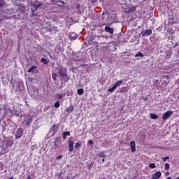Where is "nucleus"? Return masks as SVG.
I'll return each instance as SVG.
<instances>
[{
    "label": "nucleus",
    "mask_w": 179,
    "mask_h": 179,
    "mask_svg": "<svg viewBox=\"0 0 179 179\" xmlns=\"http://www.w3.org/2000/svg\"><path fill=\"white\" fill-rule=\"evenodd\" d=\"M121 85H122V80L117 81L113 86V87L108 89V92L110 93L114 92V90H115V89H117L119 86H121Z\"/></svg>",
    "instance_id": "f257e3e1"
},
{
    "label": "nucleus",
    "mask_w": 179,
    "mask_h": 179,
    "mask_svg": "<svg viewBox=\"0 0 179 179\" xmlns=\"http://www.w3.org/2000/svg\"><path fill=\"white\" fill-rule=\"evenodd\" d=\"M173 115V111L169 110L166 112L165 113H164L163 116H162V120H167L168 118H169V117H171Z\"/></svg>",
    "instance_id": "f03ea898"
},
{
    "label": "nucleus",
    "mask_w": 179,
    "mask_h": 179,
    "mask_svg": "<svg viewBox=\"0 0 179 179\" xmlns=\"http://www.w3.org/2000/svg\"><path fill=\"white\" fill-rule=\"evenodd\" d=\"M59 75H60V76H65L68 75V71H66V69H65V67H61L59 71Z\"/></svg>",
    "instance_id": "7ed1b4c3"
},
{
    "label": "nucleus",
    "mask_w": 179,
    "mask_h": 179,
    "mask_svg": "<svg viewBox=\"0 0 179 179\" xmlns=\"http://www.w3.org/2000/svg\"><path fill=\"white\" fill-rule=\"evenodd\" d=\"M152 29H148L144 30V31L141 33V34H142V36H143H143H150V34H152Z\"/></svg>",
    "instance_id": "20e7f679"
},
{
    "label": "nucleus",
    "mask_w": 179,
    "mask_h": 179,
    "mask_svg": "<svg viewBox=\"0 0 179 179\" xmlns=\"http://www.w3.org/2000/svg\"><path fill=\"white\" fill-rule=\"evenodd\" d=\"M22 135H23V130L19 128L15 133V137L17 138H22Z\"/></svg>",
    "instance_id": "39448f33"
},
{
    "label": "nucleus",
    "mask_w": 179,
    "mask_h": 179,
    "mask_svg": "<svg viewBox=\"0 0 179 179\" xmlns=\"http://www.w3.org/2000/svg\"><path fill=\"white\" fill-rule=\"evenodd\" d=\"M104 31L106 33H110V34H113L114 33V29L109 26H106Z\"/></svg>",
    "instance_id": "423d86ee"
},
{
    "label": "nucleus",
    "mask_w": 179,
    "mask_h": 179,
    "mask_svg": "<svg viewBox=\"0 0 179 179\" xmlns=\"http://www.w3.org/2000/svg\"><path fill=\"white\" fill-rule=\"evenodd\" d=\"M160 177H162V172L158 171L152 175V179H160Z\"/></svg>",
    "instance_id": "0eeeda50"
},
{
    "label": "nucleus",
    "mask_w": 179,
    "mask_h": 179,
    "mask_svg": "<svg viewBox=\"0 0 179 179\" xmlns=\"http://www.w3.org/2000/svg\"><path fill=\"white\" fill-rule=\"evenodd\" d=\"M131 145V152H136V147L135 144V141H133L130 143Z\"/></svg>",
    "instance_id": "6e6552de"
},
{
    "label": "nucleus",
    "mask_w": 179,
    "mask_h": 179,
    "mask_svg": "<svg viewBox=\"0 0 179 179\" xmlns=\"http://www.w3.org/2000/svg\"><path fill=\"white\" fill-rule=\"evenodd\" d=\"M73 141L70 140L69 141V152H73Z\"/></svg>",
    "instance_id": "1a4fd4ad"
},
{
    "label": "nucleus",
    "mask_w": 179,
    "mask_h": 179,
    "mask_svg": "<svg viewBox=\"0 0 179 179\" xmlns=\"http://www.w3.org/2000/svg\"><path fill=\"white\" fill-rule=\"evenodd\" d=\"M69 37L71 40H76L78 38V34L75 32H71L69 34Z\"/></svg>",
    "instance_id": "9d476101"
},
{
    "label": "nucleus",
    "mask_w": 179,
    "mask_h": 179,
    "mask_svg": "<svg viewBox=\"0 0 179 179\" xmlns=\"http://www.w3.org/2000/svg\"><path fill=\"white\" fill-rule=\"evenodd\" d=\"M60 80L61 82H64L66 83L68 82V75L66 76H60Z\"/></svg>",
    "instance_id": "9b49d317"
},
{
    "label": "nucleus",
    "mask_w": 179,
    "mask_h": 179,
    "mask_svg": "<svg viewBox=\"0 0 179 179\" xmlns=\"http://www.w3.org/2000/svg\"><path fill=\"white\" fill-rule=\"evenodd\" d=\"M57 129H58V124H54L50 129V132L55 134V132H57Z\"/></svg>",
    "instance_id": "f8f14e48"
},
{
    "label": "nucleus",
    "mask_w": 179,
    "mask_h": 179,
    "mask_svg": "<svg viewBox=\"0 0 179 179\" xmlns=\"http://www.w3.org/2000/svg\"><path fill=\"white\" fill-rule=\"evenodd\" d=\"M63 135V139L65 141L66 139V136H71V132L70 131H64L62 133Z\"/></svg>",
    "instance_id": "ddd939ff"
},
{
    "label": "nucleus",
    "mask_w": 179,
    "mask_h": 179,
    "mask_svg": "<svg viewBox=\"0 0 179 179\" xmlns=\"http://www.w3.org/2000/svg\"><path fill=\"white\" fill-rule=\"evenodd\" d=\"M59 143H61V138L59 137H57L55 141V146H56V148H58V145H59Z\"/></svg>",
    "instance_id": "4468645a"
},
{
    "label": "nucleus",
    "mask_w": 179,
    "mask_h": 179,
    "mask_svg": "<svg viewBox=\"0 0 179 179\" xmlns=\"http://www.w3.org/2000/svg\"><path fill=\"white\" fill-rule=\"evenodd\" d=\"M65 111L66 113H72L73 111V106L71 105L70 107L67 108Z\"/></svg>",
    "instance_id": "2eb2a0df"
},
{
    "label": "nucleus",
    "mask_w": 179,
    "mask_h": 179,
    "mask_svg": "<svg viewBox=\"0 0 179 179\" xmlns=\"http://www.w3.org/2000/svg\"><path fill=\"white\" fill-rule=\"evenodd\" d=\"M150 118H152V120H157V118H159V116H157V115L155 114V113H150Z\"/></svg>",
    "instance_id": "dca6fc26"
},
{
    "label": "nucleus",
    "mask_w": 179,
    "mask_h": 179,
    "mask_svg": "<svg viewBox=\"0 0 179 179\" xmlns=\"http://www.w3.org/2000/svg\"><path fill=\"white\" fill-rule=\"evenodd\" d=\"M36 69H37V66H33L32 67H31L29 70L28 72H34V71H36Z\"/></svg>",
    "instance_id": "f3484780"
},
{
    "label": "nucleus",
    "mask_w": 179,
    "mask_h": 179,
    "mask_svg": "<svg viewBox=\"0 0 179 179\" xmlns=\"http://www.w3.org/2000/svg\"><path fill=\"white\" fill-rule=\"evenodd\" d=\"M40 6H41V3L37 4V5H33L32 6V9H34L35 10H37V9H38V8H40Z\"/></svg>",
    "instance_id": "a211bd4d"
},
{
    "label": "nucleus",
    "mask_w": 179,
    "mask_h": 179,
    "mask_svg": "<svg viewBox=\"0 0 179 179\" xmlns=\"http://www.w3.org/2000/svg\"><path fill=\"white\" fill-rule=\"evenodd\" d=\"M41 61V62H43L44 64V65L48 64V60H47V59H45V58H42Z\"/></svg>",
    "instance_id": "6ab92c4d"
},
{
    "label": "nucleus",
    "mask_w": 179,
    "mask_h": 179,
    "mask_svg": "<svg viewBox=\"0 0 179 179\" xmlns=\"http://www.w3.org/2000/svg\"><path fill=\"white\" fill-rule=\"evenodd\" d=\"M83 89H78V94H79L80 96H82V94H83Z\"/></svg>",
    "instance_id": "aec40b11"
},
{
    "label": "nucleus",
    "mask_w": 179,
    "mask_h": 179,
    "mask_svg": "<svg viewBox=\"0 0 179 179\" xmlns=\"http://www.w3.org/2000/svg\"><path fill=\"white\" fill-rule=\"evenodd\" d=\"M135 57H143V54H142V52H138V53L135 55Z\"/></svg>",
    "instance_id": "412c9836"
},
{
    "label": "nucleus",
    "mask_w": 179,
    "mask_h": 179,
    "mask_svg": "<svg viewBox=\"0 0 179 179\" xmlns=\"http://www.w3.org/2000/svg\"><path fill=\"white\" fill-rule=\"evenodd\" d=\"M57 73H53L52 74V79H53V80H57Z\"/></svg>",
    "instance_id": "4be33fe9"
},
{
    "label": "nucleus",
    "mask_w": 179,
    "mask_h": 179,
    "mask_svg": "<svg viewBox=\"0 0 179 179\" xmlns=\"http://www.w3.org/2000/svg\"><path fill=\"white\" fill-rule=\"evenodd\" d=\"M59 106H60L59 101H57V102L55 103L54 107L55 108H59Z\"/></svg>",
    "instance_id": "5701e85b"
},
{
    "label": "nucleus",
    "mask_w": 179,
    "mask_h": 179,
    "mask_svg": "<svg viewBox=\"0 0 179 179\" xmlns=\"http://www.w3.org/2000/svg\"><path fill=\"white\" fill-rule=\"evenodd\" d=\"M164 170H170V164H165Z\"/></svg>",
    "instance_id": "b1692460"
},
{
    "label": "nucleus",
    "mask_w": 179,
    "mask_h": 179,
    "mask_svg": "<svg viewBox=\"0 0 179 179\" xmlns=\"http://www.w3.org/2000/svg\"><path fill=\"white\" fill-rule=\"evenodd\" d=\"M150 169H156V165L155 164H150L149 165Z\"/></svg>",
    "instance_id": "393cba45"
},
{
    "label": "nucleus",
    "mask_w": 179,
    "mask_h": 179,
    "mask_svg": "<svg viewBox=\"0 0 179 179\" xmlns=\"http://www.w3.org/2000/svg\"><path fill=\"white\" fill-rule=\"evenodd\" d=\"M76 149H78V148H80V143H76L75 144Z\"/></svg>",
    "instance_id": "a878e982"
},
{
    "label": "nucleus",
    "mask_w": 179,
    "mask_h": 179,
    "mask_svg": "<svg viewBox=\"0 0 179 179\" xmlns=\"http://www.w3.org/2000/svg\"><path fill=\"white\" fill-rule=\"evenodd\" d=\"M99 157H100V158H101V157H106V155H104V153L101 152V153L99 155Z\"/></svg>",
    "instance_id": "bb28decb"
},
{
    "label": "nucleus",
    "mask_w": 179,
    "mask_h": 179,
    "mask_svg": "<svg viewBox=\"0 0 179 179\" xmlns=\"http://www.w3.org/2000/svg\"><path fill=\"white\" fill-rule=\"evenodd\" d=\"M3 5H5V2H3V1H0V8H2Z\"/></svg>",
    "instance_id": "cd10ccee"
},
{
    "label": "nucleus",
    "mask_w": 179,
    "mask_h": 179,
    "mask_svg": "<svg viewBox=\"0 0 179 179\" xmlns=\"http://www.w3.org/2000/svg\"><path fill=\"white\" fill-rule=\"evenodd\" d=\"M170 159V157H165L163 158L164 162H166V160H169Z\"/></svg>",
    "instance_id": "c85d7f7f"
},
{
    "label": "nucleus",
    "mask_w": 179,
    "mask_h": 179,
    "mask_svg": "<svg viewBox=\"0 0 179 179\" xmlns=\"http://www.w3.org/2000/svg\"><path fill=\"white\" fill-rule=\"evenodd\" d=\"M62 157H63L62 155H59V156L57 157L56 159H57V160H59V159H62Z\"/></svg>",
    "instance_id": "c756f323"
},
{
    "label": "nucleus",
    "mask_w": 179,
    "mask_h": 179,
    "mask_svg": "<svg viewBox=\"0 0 179 179\" xmlns=\"http://www.w3.org/2000/svg\"><path fill=\"white\" fill-rule=\"evenodd\" d=\"M62 97H64V96L60 95V94H58V99H59V100H62Z\"/></svg>",
    "instance_id": "7c9ffc66"
},
{
    "label": "nucleus",
    "mask_w": 179,
    "mask_h": 179,
    "mask_svg": "<svg viewBox=\"0 0 179 179\" xmlns=\"http://www.w3.org/2000/svg\"><path fill=\"white\" fill-rule=\"evenodd\" d=\"M88 143H89L90 145H93V140H90V141H88Z\"/></svg>",
    "instance_id": "2f4dec72"
},
{
    "label": "nucleus",
    "mask_w": 179,
    "mask_h": 179,
    "mask_svg": "<svg viewBox=\"0 0 179 179\" xmlns=\"http://www.w3.org/2000/svg\"><path fill=\"white\" fill-rule=\"evenodd\" d=\"M9 143H11V144H13V141H8V142H7V144L8 145H9Z\"/></svg>",
    "instance_id": "473e14b6"
},
{
    "label": "nucleus",
    "mask_w": 179,
    "mask_h": 179,
    "mask_svg": "<svg viewBox=\"0 0 179 179\" xmlns=\"http://www.w3.org/2000/svg\"><path fill=\"white\" fill-rule=\"evenodd\" d=\"M91 2L92 3H96V2H97V0H91Z\"/></svg>",
    "instance_id": "72a5a7b5"
},
{
    "label": "nucleus",
    "mask_w": 179,
    "mask_h": 179,
    "mask_svg": "<svg viewBox=\"0 0 179 179\" xmlns=\"http://www.w3.org/2000/svg\"><path fill=\"white\" fill-rule=\"evenodd\" d=\"M61 3H62L63 5H65V2H64V1H59Z\"/></svg>",
    "instance_id": "f704fd0d"
},
{
    "label": "nucleus",
    "mask_w": 179,
    "mask_h": 179,
    "mask_svg": "<svg viewBox=\"0 0 179 179\" xmlns=\"http://www.w3.org/2000/svg\"><path fill=\"white\" fill-rule=\"evenodd\" d=\"M106 161L104 160V158L102 159V163H104Z\"/></svg>",
    "instance_id": "c9c22d12"
},
{
    "label": "nucleus",
    "mask_w": 179,
    "mask_h": 179,
    "mask_svg": "<svg viewBox=\"0 0 179 179\" xmlns=\"http://www.w3.org/2000/svg\"><path fill=\"white\" fill-rule=\"evenodd\" d=\"M169 174H170V173H169V172H167V173H166V176H169Z\"/></svg>",
    "instance_id": "e433bc0d"
},
{
    "label": "nucleus",
    "mask_w": 179,
    "mask_h": 179,
    "mask_svg": "<svg viewBox=\"0 0 179 179\" xmlns=\"http://www.w3.org/2000/svg\"><path fill=\"white\" fill-rule=\"evenodd\" d=\"M167 179H171V177H168Z\"/></svg>",
    "instance_id": "4c0bfd02"
},
{
    "label": "nucleus",
    "mask_w": 179,
    "mask_h": 179,
    "mask_svg": "<svg viewBox=\"0 0 179 179\" xmlns=\"http://www.w3.org/2000/svg\"><path fill=\"white\" fill-rule=\"evenodd\" d=\"M176 179H179V177L176 178Z\"/></svg>",
    "instance_id": "58836bf2"
},
{
    "label": "nucleus",
    "mask_w": 179,
    "mask_h": 179,
    "mask_svg": "<svg viewBox=\"0 0 179 179\" xmlns=\"http://www.w3.org/2000/svg\"><path fill=\"white\" fill-rule=\"evenodd\" d=\"M121 92H122V89L121 90Z\"/></svg>",
    "instance_id": "ea45409f"
}]
</instances>
